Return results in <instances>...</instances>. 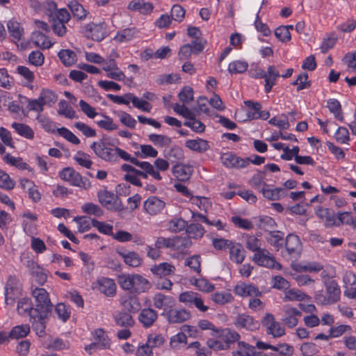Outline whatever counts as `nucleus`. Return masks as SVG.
<instances>
[{
  "instance_id": "1",
  "label": "nucleus",
  "mask_w": 356,
  "mask_h": 356,
  "mask_svg": "<svg viewBox=\"0 0 356 356\" xmlns=\"http://www.w3.org/2000/svg\"><path fill=\"white\" fill-rule=\"evenodd\" d=\"M35 299V307L31 314L39 315L40 317H49L51 314L53 305L51 302L49 293L43 288H35L32 291Z\"/></svg>"
},
{
  "instance_id": "2",
  "label": "nucleus",
  "mask_w": 356,
  "mask_h": 356,
  "mask_svg": "<svg viewBox=\"0 0 356 356\" xmlns=\"http://www.w3.org/2000/svg\"><path fill=\"white\" fill-rule=\"evenodd\" d=\"M326 295L322 291H318L315 295V300L317 303L326 305L337 302L340 299L341 289L335 280L324 282Z\"/></svg>"
},
{
  "instance_id": "3",
  "label": "nucleus",
  "mask_w": 356,
  "mask_h": 356,
  "mask_svg": "<svg viewBox=\"0 0 356 356\" xmlns=\"http://www.w3.org/2000/svg\"><path fill=\"white\" fill-rule=\"evenodd\" d=\"M60 177L68 181L72 186H77L83 189H88L91 187V183L86 177H83L81 174L72 168H64L59 173Z\"/></svg>"
},
{
  "instance_id": "4",
  "label": "nucleus",
  "mask_w": 356,
  "mask_h": 356,
  "mask_svg": "<svg viewBox=\"0 0 356 356\" xmlns=\"http://www.w3.org/2000/svg\"><path fill=\"white\" fill-rule=\"evenodd\" d=\"M90 148L100 159L108 162H117L115 148L112 149L107 146L105 136H103L97 142H93L90 145Z\"/></svg>"
},
{
  "instance_id": "5",
  "label": "nucleus",
  "mask_w": 356,
  "mask_h": 356,
  "mask_svg": "<svg viewBox=\"0 0 356 356\" xmlns=\"http://www.w3.org/2000/svg\"><path fill=\"white\" fill-rule=\"evenodd\" d=\"M262 325L266 327V334L278 338L285 334V329L281 323L275 320V316L266 313L261 321Z\"/></svg>"
},
{
  "instance_id": "6",
  "label": "nucleus",
  "mask_w": 356,
  "mask_h": 356,
  "mask_svg": "<svg viewBox=\"0 0 356 356\" xmlns=\"http://www.w3.org/2000/svg\"><path fill=\"white\" fill-rule=\"evenodd\" d=\"M252 260L254 264L260 266L275 269L281 268V265L275 261L274 257L265 248L254 253Z\"/></svg>"
},
{
  "instance_id": "7",
  "label": "nucleus",
  "mask_w": 356,
  "mask_h": 356,
  "mask_svg": "<svg viewBox=\"0 0 356 356\" xmlns=\"http://www.w3.org/2000/svg\"><path fill=\"white\" fill-rule=\"evenodd\" d=\"M279 71L276 69L274 65H270L268 67L267 72L262 70H259L256 74L252 76L256 79H265V91L266 93L270 92L273 86L275 85L276 79L280 76Z\"/></svg>"
},
{
  "instance_id": "8",
  "label": "nucleus",
  "mask_w": 356,
  "mask_h": 356,
  "mask_svg": "<svg viewBox=\"0 0 356 356\" xmlns=\"http://www.w3.org/2000/svg\"><path fill=\"white\" fill-rule=\"evenodd\" d=\"M161 315L171 324L182 323L190 319L191 316V312L187 309L174 307H170L168 310L163 312Z\"/></svg>"
},
{
  "instance_id": "9",
  "label": "nucleus",
  "mask_w": 356,
  "mask_h": 356,
  "mask_svg": "<svg viewBox=\"0 0 356 356\" xmlns=\"http://www.w3.org/2000/svg\"><path fill=\"white\" fill-rule=\"evenodd\" d=\"M83 33L88 38L100 42L106 36V24L104 22L88 24L84 26Z\"/></svg>"
},
{
  "instance_id": "10",
  "label": "nucleus",
  "mask_w": 356,
  "mask_h": 356,
  "mask_svg": "<svg viewBox=\"0 0 356 356\" xmlns=\"http://www.w3.org/2000/svg\"><path fill=\"white\" fill-rule=\"evenodd\" d=\"M95 342L86 346L85 350L92 354V350L108 348L111 345L110 339L102 328L95 330L92 332Z\"/></svg>"
},
{
  "instance_id": "11",
  "label": "nucleus",
  "mask_w": 356,
  "mask_h": 356,
  "mask_svg": "<svg viewBox=\"0 0 356 356\" xmlns=\"http://www.w3.org/2000/svg\"><path fill=\"white\" fill-rule=\"evenodd\" d=\"M222 164L227 168H243L247 167L250 161V158H241L232 152H227L222 154L220 157Z\"/></svg>"
},
{
  "instance_id": "12",
  "label": "nucleus",
  "mask_w": 356,
  "mask_h": 356,
  "mask_svg": "<svg viewBox=\"0 0 356 356\" xmlns=\"http://www.w3.org/2000/svg\"><path fill=\"white\" fill-rule=\"evenodd\" d=\"M165 207V202L156 196L149 197L143 203L145 212L152 216L161 213Z\"/></svg>"
},
{
  "instance_id": "13",
  "label": "nucleus",
  "mask_w": 356,
  "mask_h": 356,
  "mask_svg": "<svg viewBox=\"0 0 356 356\" xmlns=\"http://www.w3.org/2000/svg\"><path fill=\"white\" fill-rule=\"evenodd\" d=\"M97 289L107 297H113L116 293V284L113 279L102 277L97 280Z\"/></svg>"
},
{
  "instance_id": "14",
  "label": "nucleus",
  "mask_w": 356,
  "mask_h": 356,
  "mask_svg": "<svg viewBox=\"0 0 356 356\" xmlns=\"http://www.w3.org/2000/svg\"><path fill=\"white\" fill-rule=\"evenodd\" d=\"M234 325L238 328H244L250 331L256 330L259 328V323L255 321L252 316L240 314L235 318Z\"/></svg>"
},
{
  "instance_id": "15",
  "label": "nucleus",
  "mask_w": 356,
  "mask_h": 356,
  "mask_svg": "<svg viewBox=\"0 0 356 356\" xmlns=\"http://www.w3.org/2000/svg\"><path fill=\"white\" fill-rule=\"evenodd\" d=\"M216 333L220 337L225 347L229 349L231 346L236 341H239L240 334L229 328H225L216 330Z\"/></svg>"
},
{
  "instance_id": "16",
  "label": "nucleus",
  "mask_w": 356,
  "mask_h": 356,
  "mask_svg": "<svg viewBox=\"0 0 356 356\" xmlns=\"http://www.w3.org/2000/svg\"><path fill=\"white\" fill-rule=\"evenodd\" d=\"M282 321L284 324L289 328H293L298 325V316H301L302 313L294 307H285Z\"/></svg>"
},
{
  "instance_id": "17",
  "label": "nucleus",
  "mask_w": 356,
  "mask_h": 356,
  "mask_svg": "<svg viewBox=\"0 0 356 356\" xmlns=\"http://www.w3.org/2000/svg\"><path fill=\"white\" fill-rule=\"evenodd\" d=\"M158 313L152 308L143 309L138 316V321L145 328L152 327L157 321Z\"/></svg>"
},
{
  "instance_id": "18",
  "label": "nucleus",
  "mask_w": 356,
  "mask_h": 356,
  "mask_svg": "<svg viewBox=\"0 0 356 356\" xmlns=\"http://www.w3.org/2000/svg\"><path fill=\"white\" fill-rule=\"evenodd\" d=\"M154 306L159 309H163V312L168 310L170 307H174L176 301L174 298L158 293L152 298Z\"/></svg>"
},
{
  "instance_id": "19",
  "label": "nucleus",
  "mask_w": 356,
  "mask_h": 356,
  "mask_svg": "<svg viewBox=\"0 0 356 356\" xmlns=\"http://www.w3.org/2000/svg\"><path fill=\"white\" fill-rule=\"evenodd\" d=\"M285 248L288 254L293 257L300 255L301 252V242L296 235L289 234L285 240Z\"/></svg>"
},
{
  "instance_id": "20",
  "label": "nucleus",
  "mask_w": 356,
  "mask_h": 356,
  "mask_svg": "<svg viewBox=\"0 0 356 356\" xmlns=\"http://www.w3.org/2000/svg\"><path fill=\"white\" fill-rule=\"evenodd\" d=\"M132 163L139 167L143 170L141 177L147 179L149 175H151L155 179L160 181L162 179V177L158 171L154 168V166L150 163L147 161H139L138 160L132 161Z\"/></svg>"
},
{
  "instance_id": "21",
  "label": "nucleus",
  "mask_w": 356,
  "mask_h": 356,
  "mask_svg": "<svg viewBox=\"0 0 356 356\" xmlns=\"http://www.w3.org/2000/svg\"><path fill=\"white\" fill-rule=\"evenodd\" d=\"M234 293L241 297L254 296L257 297L261 295L259 289L251 284L240 283L234 289Z\"/></svg>"
},
{
  "instance_id": "22",
  "label": "nucleus",
  "mask_w": 356,
  "mask_h": 356,
  "mask_svg": "<svg viewBox=\"0 0 356 356\" xmlns=\"http://www.w3.org/2000/svg\"><path fill=\"white\" fill-rule=\"evenodd\" d=\"M316 215L324 222L326 227H336L337 214L329 209L318 207L316 209Z\"/></svg>"
},
{
  "instance_id": "23",
  "label": "nucleus",
  "mask_w": 356,
  "mask_h": 356,
  "mask_svg": "<svg viewBox=\"0 0 356 356\" xmlns=\"http://www.w3.org/2000/svg\"><path fill=\"white\" fill-rule=\"evenodd\" d=\"M97 197L100 204L108 209H113L118 200L113 193L106 190L99 191Z\"/></svg>"
},
{
  "instance_id": "24",
  "label": "nucleus",
  "mask_w": 356,
  "mask_h": 356,
  "mask_svg": "<svg viewBox=\"0 0 356 356\" xmlns=\"http://www.w3.org/2000/svg\"><path fill=\"white\" fill-rule=\"evenodd\" d=\"M191 327L189 325H184L181 327V332L172 336L170 340V346L173 350L179 349L187 343V337L184 332H190Z\"/></svg>"
},
{
  "instance_id": "25",
  "label": "nucleus",
  "mask_w": 356,
  "mask_h": 356,
  "mask_svg": "<svg viewBox=\"0 0 356 356\" xmlns=\"http://www.w3.org/2000/svg\"><path fill=\"white\" fill-rule=\"evenodd\" d=\"M193 171V168L191 165L180 163H177L172 170V174L181 181H188Z\"/></svg>"
},
{
  "instance_id": "26",
  "label": "nucleus",
  "mask_w": 356,
  "mask_h": 356,
  "mask_svg": "<svg viewBox=\"0 0 356 356\" xmlns=\"http://www.w3.org/2000/svg\"><path fill=\"white\" fill-rule=\"evenodd\" d=\"M47 318L48 317H40L39 315H34L33 314H31L30 321L32 323L33 330L40 337H43L45 336V329Z\"/></svg>"
},
{
  "instance_id": "27",
  "label": "nucleus",
  "mask_w": 356,
  "mask_h": 356,
  "mask_svg": "<svg viewBox=\"0 0 356 356\" xmlns=\"http://www.w3.org/2000/svg\"><path fill=\"white\" fill-rule=\"evenodd\" d=\"M229 250V259L232 261L240 264L244 261L245 250L241 243L233 242Z\"/></svg>"
},
{
  "instance_id": "28",
  "label": "nucleus",
  "mask_w": 356,
  "mask_h": 356,
  "mask_svg": "<svg viewBox=\"0 0 356 356\" xmlns=\"http://www.w3.org/2000/svg\"><path fill=\"white\" fill-rule=\"evenodd\" d=\"M185 146L187 148L199 153L205 152L210 148L209 142L202 138L188 140L185 143Z\"/></svg>"
},
{
  "instance_id": "29",
  "label": "nucleus",
  "mask_w": 356,
  "mask_h": 356,
  "mask_svg": "<svg viewBox=\"0 0 356 356\" xmlns=\"http://www.w3.org/2000/svg\"><path fill=\"white\" fill-rule=\"evenodd\" d=\"M116 325L122 327H132L135 321L132 316L127 312H120L113 316Z\"/></svg>"
},
{
  "instance_id": "30",
  "label": "nucleus",
  "mask_w": 356,
  "mask_h": 356,
  "mask_svg": "<svg viewBox=\"0 0 356 356\" xmlns=\"http://www.w3.org/2000/svg\"><path fill=\"white\" fill-rule=\"evenodd\" d=\"M152 273L159 277L174 274L175 271V267L167 262L161 263L159 265H155L151 268Z\"/></svg>"
},
{
  "instance_id": "31",
  "label": "nucleus",
  "mask_w": 356,
  "mask_h": 356,
  "mask_svg": "<svg viewBox=\"0 0 356 356\" xmlns=\"http://www.w3.org/2000/svg\"><path fill=\"white\" fill-rule=\"evenodd\" d=\"M153 8L152 3L145 2L143 0H132L128 5L129 10H138L143 15L150 13Z\"/></svg>"
},
{
  "instance_id": "32",
  "label": "nucleus",
  "mask_w": 356,
  "mask_h": 356,
  "mask_svg": "<svg viewBox=\"0 0 356 356\" xmlns=\"http://www.w3.org/2000/svg\"><path fill=\"white\" fill-rule=\"evenodd\" d=\"M7 27L13 40L19 41L24 33V29L21 24L18 22L11 19L8 22Z\"/></svg>"
},
{
  "instance_id": "33",
  "label": "nucleus",
  "mask_w": 356,
  "mask_h": 356,
  "mask_svg": "<svg viewBox=\"0 0 356 356\" xmlns=\"http://www.w3.org/2000/svg\"><path fill=\"white\" fill-rule=\"evenodd\" d=\"M31 39L37 47L42 49H49L53 45L49 37L40 31L33 32Z\"/></svg>"
},
{
  "instance_id": "34",
  "label": "nucleus",
  "mask_w": 356,
  "mask_h": 356,
  "mask_svg": "<svg viewBox=\"0 0 356 356\" xmlns=\"http://www.w3.org/2000/svg\"><path fill=\"white\" fill-rule=\"evenodd\" d=\"M186 231L188 234L187 237L190 239L191 238L195 239L201 238L205 233L204 227L198 222H193L189 225H187Z\"/></svg>"
},
{
  "instance_id": "35",
  "label": "nucleus",
  "mask_w": 356,
  "mask_h": 356,
  "mask_svg": "<svg viewBox=\"0 0 356 356\" xmlns=\"http://www.w3.org/2000/svg\"><path fill=\"white\" fill-rule=\"evenodd\" d=\"M120 302L124 309L128 312H136L140 307L138 300L130 296L122 297Z\"/></svg>"
},
{
  "instance_id": "36",
  "label": "nucleus",
  "mask_w": 356,
  "mask_h": 356,
  "mask_svg": "<svg viewBox=\"0 0 356 356\" xmlns=\"http://www.w3.org/2000/svg\"><path fill=\"white\" fill-rule=\"evenodd\" d=\"M11 127L21 136L32 140L34 138L33 130L27 124L19 122H13Z\"/></svg>"
},
{
  "instance_id": "37",
  "label": "nucleus",
  "mask_w": 356,
  "mask_h": 356,
  "mask_svg": "<svg viewBox=\"0 0 356 356\" xmlns=\"http://www.w3.org/2000/svg\"><path fill=\"white\" fill-rule=\"evenodd\" d=\"M67 6L70 10L73 17L79 20H83L86 17L87 11L76 1H71L68 3Z\"/></svg>"
},
{
  "instance_id": "38",
  "label": "nucleus",
  "mask_w": 356,
  "mask_h": 356,
  "mask_svg": "<svg viewBox=\"0 0 356 356\" xmlns=\"http://www.w3.org/2000/svg\"><path fill=\"white\" fill-rule=\"evenodd\" d=\"M266 239L268 243L273 245L278 251L282 246L284 242V233L280 231H275L268 234Z\"/></svg>"
},
{
  "instance_id": "39",
  "label": "nucleus",
  "mask_w": 356,
  "mask_h": 356,
  "mask_svg": "<svg viewBox=\"0 0 356 356\" xmlns=\"http://www.w3.org/2000/svg\"><path fill=\"white\" fill-rule=\"evenodd\" d=\"M150 287L149 281L140 275L134 274L133 290L136 293H143Z\"/></svg>"
},
{
  "instance_id": "40",
  "label": "nucleus",
  "mask_w": 356,
  "mask_h": 356,
  "mask_svg": "<svg viewBox=\"0 0 356 356\" xmlns=\"http://www.w3.org/2000/svg\"><path fill=\"white\" fill-rule=\"evenodd\" d=\"M192 245L191 240L187 236H176L172 237V250H181Z\"/></svg>"
},
{
  "instance_id": "41",
  "label": "nucleus",
  "mask_w": 356,
  "mask_h": 356,
  "mask_svg": "<svg viewBox=\"0 0 356 356\" xmlns=\"http://www.w3.org/2000/svg\"><path fill=\"white\" fill-rule=\"evenodd\" d=\"M327 107L334 118L341 122L343 121V115L340 102L336 99H330L327 102Z\"/></svg>"
},
{
  "instance_id": "42",
  "label": "nucleus",
  "mask_w": 356,
  "mask_h": 356,
  "mask_svg": "<svg viewBox=\"0 0 356 356\" xmlns=\"http://www.w3.org/2000/svg\"><path fill=\"white\" fill-rule=\"evenodd\" d=\"M59 108L58 110V114L62 116H65L69 119L78 118L76 111L74 108L70 106L68 102L64 99L60 101L58 104Z\"/></svg>"
},
{
  "instance_id": "43",
  "label": "nucleus",
  "mask_w": 356,
  "mask_h": 356,
  "mask_svg": "<svg viewBox=\"0 0 356 356\" xmlns=\"http://www.w3.org/2000/svg\"><path fill=\"white\" fill-rule=\"evenodd\" d=\"M120 255L123 258L126 264L132 266L138 267L140 265L142 259L139 254L136 252H120Z\"/></svg>"
},
{
  "instance_id": "44",
  "label": "nucleus",
  "mask_w": 356,
  "mask_h": 356,
  "mask_svg": "<svg viewBox=\"0 0 356 356\" xmlns=\"http://www.w3.org/2000/svg\"><path fill=\"white\" fill-rule=\"evenodd\" d=\"M49 9L55 10L54 16H51V20H58V22L67 23L70 21L71 17L70 13L65 8L56 9V4L53 2L49 4Z\"/></svg>"
},
{
  "instance_id": "45",
  "label": "nucleus",
  "mask_w": 356,
  "mask_h": 356,
  "mask_svg": "<svg viewBox=\"0 0 356 356\" xmlns=\"http://www.w3.org/2000/svg\"><path fill=\"white\" fill-rule=\"evenodd\" d=\"M58 56L65 66H71L76 61L75 52L70 49H61L58 52Z\"/></svg>"
},
{
  "instance_id": "46",
  "label": "nucleus",
  "mask_w": 356,
  "mask_h": 356,
  "mask_svg": "<svg viewBox=\"0 0 356 356\" xmlns=\"http://www.w3.org/2000/svg\"><path fill=\"white\" fill-rule=\"evenodd\" d=\"M138 33L136 28L124 29L118 32L114 38V40L118 42H125L132 40Z\"/></svg>"
},
{
  "instance_id": "47",
  "label": "nucleus",
  "mask_w": 356,
  "mask_h": 356,
  "mask_svg": "<svg viewBox=\"0 0 356 356\" xmlns=\"http://www.w3.org/2000/svg\"><path fill=\"white\" fill-rule=\"evenodd\" d=\"M33 309L32 302L29 298H23L17 302V310L20 315H29L31 317Z\"/></svg>"
},
{
  "instance_id": "48",
  "label": "nucleus",
  "mask_w": 356,
  "mask_h": 356,
  "mask_svg": "<svg viewBox=\"0 0 356 356\" xmlns=\"http://www.w3.org/2000/svg\"><path fill=\"white\" fill-rule=\"evenodd\" d=\"M29 266L31 269V274L36 278V281L39 284L43 285L47 279V275L44 272V269L33 261L31 263Z\"/></svg>"
},
{
  "instance_id": "49",
  "label": "nucleus",
  "mask_w": 356,
  "mask_h": 356,
  "mask_svg": "<svg viewBox=\"0 0 356 356\" xmlns=\"http://www.w3.org/2000/svg\"><path fill=\"white\" fill-rule=\"evenodd\" d=\"M243 238H245V247L249 250L257 253L259 250L263 249L261 248V243L260 239L255 236L247 234Z\"/></svg>"
},
{
  "instance_id": "50",
  "label": "nucleus",
  "mask_w": 356,
  "mask_h": 356,
  "mask_svg": "<svg viewBox=\"0 0 356 356\" xmlns=\"http://www.w3.org/2000/svg\"><path fill=\"white\" fill-rule=\"evenodd\" d=\"M29 332L30 327L25 324L13 327L9 333L11 339H18L26 337Z\"/></svg>"
},
{
  "instance_id": "51",
  "label": "nucleus",
  "mask_w": 356,
  "mask_h": 356,
  "mask_svg": "<svg viewBox=\"0 0 356 356\" xmlns=\"http://www.w3.org/2000/svg\"><path fill=\"white\" fill-rule=\"evenodd\" d=\"M184 125L190 127L196 133H202L205 130V125L201 121L196 119L194 112L192 113V118H187V120L184 122Z\"/></svg>"
},
{
  "instance_id": "52",
  "label": "nucleus",
  "mask_w": 356,
  "mask_h": 356,
  "mask_svg": "<svg viewBox=\"0 0 356 356\" xmlns=\"http://www.w3.org/2000/svg\"><path fill=\"white\" fill-rule=\"evenodd\" d=\"M39 97L44 105L49 106L55 104L58 99L57 95L49 89H42Z\"/></svg>"
},
{
  "instance_id": "53",
  "label": "nucleus",
  "mask_w": 356,
  "mask_h": 356,
  "mask_svg": "<svg viewBox=\"0 0 356 356\" xmlns=\"http://www.w3.org/2000/svg\"><path fill=\"white\" fill-rule=\"evenodd\" d=\"M211 299L216 304L225 305L232 302L234 300V296L230 293L221 291L213 293Z\"/></svg>"
},
{
  "instance_id": "54",
  "label": "nucleus",
  "mask_w": 356,
  "mask_h": 356,
  "mask_svg": "<svg viewBox=\"0 0 356 356\" xmlns=\"http://www.w3.org/2000/svg\"><path fill=\"white\" fill-rule=\"evenodd\" d=\"M260 191L262 193L264 197L270 200H277L284 194V191L282 188H275L271 189L263 187Z\"/></svg>"
},
{
  "instance_id": "55",
  "label": "nucleus",
  "mask_w": 356,
  "mask_h": 356,
  "mask_svg": "<svg viewBox=\"0 0 356 356\" xmlns=\"http://www.w3.org/2000/svg\"><path fill=\"white\" fill-rule=\"evenodd\" d=\"M276 226L275 221L270 216H264L260 218L259 222V228L268 232V234L275 232Z\"/></svg>"
},
{
  "instance_id": "56",
  "label": "nucleus",
  "mask_w": 356,
  "mask_h": 356,
  "mask_svg": "<svg viewBox=\"0 0 356 356\" xmlns=\"http://www.w3.org/2000/svg\"><path fill=\"white\" fill-rule=\"evenodd\" d=\"M165 157L172 163H176L184 158V154L181 148L178 146L172 147L165 152Z\"/></svg>"
},
{
  "instance_id": "57",
  "label": "nucleus",
  "mask_w": 356,
  "mask_h": 356,
  "mask_svg": "<svg viewBox=\"0 0 356 356\" xmlns=\"http://www.w3.org/2000/svg\"><path fill=\"white\" fill-rule=\"evenodd\" d=\"M74 159L79 165L87 169H90L93 163L90 159V155L82 151H78L74 155Z\"/></svg>"
},
{
  "instance_id": "58",
  "label": "nucleus",
  "mask_w": 356,
  "mask_h": 356,
  "mask_svg": "<svg viewBox=\"0 0 356 356\" xmlns=\"http://www.w3.org/2000/svg\"><path fill=\"white\" fill-rule=\"evenodd\" d=\"M82 211L88 215H94L95 217H101L104 214V211L101 207L92 202L86 203L81 207Z\"/></svg>"
},
{
  "instance_id": "59",
  "label": "nucleus",
  "mask_w": 356,
  "mask_h": 356,
  "mask_svg": "<svg viewBox=\"0 0 356 356\" xmlns=\"http://www.w3.org/2000/svg\"><path fill=\"white\" fill-rule=\"evenodd\" d=\"M265 172H259L257 174L254 175L252 177L249 181V184L255 189H258L261 191V187L268 186L266 183L264 181L265 178Z\"/></svg>"
},
{
  "instance_id": "60",
  "label": "nucleus",
  "mask_w": 356,
  "mask_h": 356,
  "mask_svg": "<svg viewBox=\"0 0 356 356\" xmlns=\"http://www.w3.org/2000/svg\"><path fill=\"white\" fill-rule=\"evenodd\" d=\"M141 152H135V154L140 158L144 159L147 157L155 158L158 155V151L150 145H141Z\"/></svg>"
},
{
  "instance_id": "61",
  "label": "nucleus",
  "mask_w": 356,
  "mask_h": 356,
  "mask_svg": "<svg viewBox=\"0 0 356 356\" xmlns=\"http://www.w3.org/2000/svg\"><path fill=\"white\" fill-rule=\"evenodd\" d=\"M238 347L235 356H252L255 353V347L244 341H238Z\"/></svg>"
},
{
  "instance_id": "62",
  "label": "nucleus",
  "mask_w": 356,
  "mask_h": 356,
  "mask_svg": "<svg viewBox=\"0 0 356 356\" xmlns=\"http://www.w3.org/2000/svg\"><path fill=\"white\" fill-rule=\"evenodd\" d=\"M307 296L302 293L301 291L298 289H289L286 290L284 292V300H289V301H301L305 300V298Z\"/></svg>"
},
{
  "instance_id": "63",
  "label": "nucleus",
  "mask_w": 356,
  "mask_h": 356,
  "mask_svg": "<svg viewBox=\"0 0 356 356\" xmlns=\"http://www.w3.org/2000/svg\"><path fill=\"white\" fill-rule=\"evenodd\" d=\"M352 327L348 325H340L338 326L332 327L330 330V336L333 338L339 337L343 334H351L352 333Z\"/></svg>"
},
{
  "instance_id": "64",
  "label": "nucleus",
  "mask_w": 356,
  "mask_h": 356,
  "mask_svg": "<svg viewBox=\"0 0 356 356\" xmlns=\"http://www.w3.org/2000/svg\"><path fill=\"white\" fill-rule=\"evenodd\" d=\"M198 294L193 291H186L179 294V302L185 304L186 306L191 307L193 306V303L198 297Z\"/></svg>"
}]
</instances>
